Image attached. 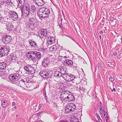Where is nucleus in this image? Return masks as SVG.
<instances>
[{
    "instance_id": "nucleus-1",
    "label": "nucleus",
    "mask_w": 122,
    "mask_h": 122,
    "mask_svg": "<svg viewBox=\"0 0 122 122\" xmlns=\"http://www.w3.org/2000/svg\"><path fill=\"white\" fill-rule=\"evenodd\" d=\"M21 18H23L25 17L26 19H28V25L29 28L33 30L35 29V23L37 22L38 20L34 14L31 13L30 8L29 5L28 4L25 5L23 11V9H21Z\"/></svg>"
},
{
    "instance_id": "nucleus-2",
    "label": "nucleus",
    "mask_w": 122,
    "mask_h": 122,
    "mask_svg": "<svg viewBox=\"0 0 122 122\" xmlns=\"http://www.w3.org/2000/svg\"><path fill=\"white\" fill-rule=\"evenodd\" d=\"M60 98L62 102L63 101L71 102L75 100L73 94L68 90L62 91L60 94Z\"/></svg>"
},
{
    "instance_id": "nucleus-3",
    "label": "nucleus",
    "mask_w": 122,
    "mask_h": 122,
    "mask_svg": "<svg viewBox=\"0 0 122 122\" xmlns=\"http://www.w3.org/2000/svg\"><path fill=\"white\" fill-rule=\"evenodd\" d=\"M27 57L30 59L34 62H38L41 57V55L40 52L36 51H30L26 53Z\"/></svg>"
},
{
    "instance_id": "nucleus-4",
    "label": "nucleus",
    "mask_w": 122,
    "mask_h": 122,
    "mask_svg": "<svg viewBox=\"0 0 122 122\" xmlns=\"http://www.w3.org/2000/svg\"><path fill=\"white\" fill-rule=\"evenodd\" d=\"M50 14V10L44 7L41 8L39 9L37 14L40 17L44 19L46 18Z\"/></svg>"
},
{
    "instance_id": "nucleus-5",
    "label": "nucleus",
    "mask_w": 122,
    "mask_h": 122,
    "mask_svg": "<svg viewBox=\"0 0 122 122\" xmlns=\"http://www.w3.org/2000/svg\"><path fill=\"white\" fill-rule=\"evenodd\" d=\"M10 50L9 47L6 45H2L0 47V55L1 57L7 55Z\"/></svg>"
},
{
    "instance_id": "nucleus-6",
    "label": "nucleus",
    "mask_w": 122,
    "mask_h": 122,
    "mask_svg": "<svg viewBox=\"0 0 122 122\" xmlns=\"http://www.w3.org/2000/svg\"><path fill=\"white\" fill-rule=\"evenodd\" d=\"M20 77V75L19 74V72L18 71L16 73L9 76L8 78L9 81L13 83L16 82L19 79Z\"/></svg>"
},
{
    "instance_id": "nucleus-7",
    "label": "nucleus",
    "mask_w": 122,
    "mask_h": 122,
    "mask_svg": "<svg viewBox=\"0 0 122 122\" xmlns=\"http://www.w3.org/2000/svg\"><path fill=\"white\" fill-rule=\"evenodd\" d=\"M24 70L29 75L33 74L36 71V69L34 67L29 65H27L24 67Z\"/></svg>"
},
{
    "instance_id": "nucleus-8",
    "label": "nucleus",
    "mask_w": 122,
    "mask_h": 122,
    "mask_svg": "<svg viewBox=\"0 0 122 122\" xmlns=\"http://www.w3.org/2000/svg\"><path fill=\"white\" fill-rule=\"evenodd\" d=\"M12 40L11 37L8 35H5L2 36L1 39V41L5 45L10 44Z\"/></svg>"
},
{
    "instance_id": "nucleus-9",
    "label": "nucleus",
    "mask_w": 122,
    "mask_h": 122,
    "mask_svg": "<svg viewBox=\"0 0 122 122\" xmlns=\"http://www.w3.org/2000/svg\"><path fill=\"white\" fill-rule=\"evenodd\" d=\"M8 16L13 21L19 18L17 13L15 11L10 10L9 12Z\"/></svg>"
},
{
    "instance_id": "nucleus-10",
    "label": "nucleus",
    "mask_w": 122,
    "mask_h": 122,
    "mask_svg": "<svg viewBox=\"0 0 122 122\" xmlns=\"http://www.w3.org/2000/svg\"><path fill=\"white\" fill-rule=\"evenodd\" d=\"M62 76V77L65 80L67 81H70L73 80L76 77L75 76L71 74L68 73L65 74Z\"/></svg>"
},
{
    "instance_id": "nucleus-11",
    "label": "nucleus",
    "mask_w": 122,
    "mask_h": 122,
    "mask_svg": "<svg viewBox=\"0 0 122 122\" xmlns=\"http://www.w3.org/2000/svg\"><path fill=\"white\" fill-rule=\"evenodd\" d=\"M39 74L44 78H48L51 76L50 74L45 70L41 71L39 73Z\"/></svg>"
},
{
    "instance_id": "nucleus-12",
    "label": "nucleus",
    "mask_w": 122,
    "mask_h": 122,
    "mask_svg": "<svg viewBox=\"0 0 122 122\" xmlns=\"http://www.w3.org/2000/svg\"><path fill=\"white\" fill-rule=\"evenodd\" d=\"M50 61V59L46 57L43 59L41 63L42 65L44 67H47L49 65Z\"/></svg>"
},
{
    "instance_id": "nucleus-13",
    "label": "nucleus",
    "mask_w": 122,
    "mask_h": 122,
    "mask_svg": "<svg viewBox=\"0 0 122 122\" xmlns=\"http://www.w3.org/2000/svg\"><path fill=\"white\" fill-rule=\"evenodd\" d=\"M16 58V55L12 53L8 56L7 58V60H8L9 61H8V62H13V60L15 59Z\"/></svg>"
},
{
    "instance_id": "nucleus-14",
    "label": "nucleus",
    "mask_w": 122,
    "mask_h": 122,
    "mask_svg": "<svg viewBox=\"0 0 122 122\" xmlns=\"http://www.w3.org/2000/svg\"><path fill=\"white\" fill-rule=\"evenodd\" d=\"M55 42V38L53 37H50L47 38V43L48 45L52 44Z\"/></svg>"
},
{
    "instance_id": "nucleus-15",
    "label": "nucleus",
    "mask_w": 122,
    "mask_h": 122,
    "mask_svg": "<svg viewBox=\"0 0 122 122\" xmlns=\"http://www.w3.org/2000/svg\"><path fill=\"white\" fill-rule=\"evenodd\" d=\"M47 31L46 29H42L40 32L41 35L40 36L41 38H43V36L46 37L47 36Z\"/></svg>"
},
{
    "instance_id": "nucleus-16",
    "label": "nucleus",
    "mask_w": 122,
    "mask_h": 122,
    "mask_svg": "<svg viewBox=\"0 0 122 122\" xmlns=\"http://www.w3.org/2000/svg\"><path fill=\"white\" fill-rule=\"evenodd\" d=\"M60 72L61 74L62 77L64 74H66V73H68L67 70L66 68H64L62 67H61L60 69Z\"/></svg>"
},
{
    "instance_id": "nucleus-17",
    "label": "nucleus",
    "mask_w": 122,
    "mask_h": 122,
    "mask_svg": "<svg viewBox=\"0 0 122 122\" xmlns=\"http://www.w3.org/2000/svg\"><path fill=\"white\" fill-rule=\"evenodd\" d=\"M73 63L72 61L67 59L64 61L63 64L65 66H70L72 65Z\"/></svg>"
},
{
    "instance_id": "nucleus-18",
    "label": "nucleus",
    "mask_w": 122,
    "mask_h": 122,
    "mask_svg": "<svg viewBox=\"0 0 122 122\" xmlns=\"http://www.w3.org/2000/svg\"><path fill=\"white\" fill-rule=\"evenodd\" d=\"M6 28L9 31L11 30L13 28V25L11 23H8L6 24Z\"/></svg>"
},
{
    "instance_id": "nucleus-19",
    "label": "nucleus",
    "mask_w": 122,
    "mask_h": 122,
    "mask_svg": "<svg viewBox=\"0 0 122 122\" xmlns=\"http://www.w3.org/2000/svg\"><path fill=\"white\" fill-rule=\"evenodd\" d=\"M29 43L32 47L37 48L38 46L36 42L33 40V39L30 40Z\"/></svg>"
},
{
    "instance_id": "nucleus-20",
    "label": "nucleus",
    "mask_w": 122,
    "mask_h": 122,
    "mask_svg": "<svg viewBox=\"0 0 122 122\" xmlns=\"http://www.w3.org/2000/svg\"><path fill=\"white\" fill-rule=\"evenodd\" d=\"M60 47V45L58 44H56L54 45L53 46H51L50 47L49 50L50 51H55L58 48H59Z\"/></svg>"
},
{
    "instance_id": "nucleus-21",
    "label": "nucleus",
    "mask_w": 122,
    "mask_h": 122,
    "mask_svg": "<svg viewBox=\"0 0 122 122\" xmlns=\"http://www.w3.org/2000/svg\"><path fill=\"white\" fill-rule=\"evenodd\" d=\"M77 89L80 92H85V89L81 85H80L79 84H77Z\"/></svg>"
},
{
    "instance_id": "nucleus-22",
    "label": "nucleus",
    "mask_w": 122,
    "mask_h": 122,
    "mask_svg": "<svg viewBox=\"0 0 122 122\" xmlns=\"http://www.w3.org/2000/svg\"><path fill=\"white\" fill-rule=\"evenodd\" d=\"M17 1L18 7H20V8L23 7L25 0H18Z\"/></svg>"
},
{
    "instance_id": "nucleus-23",
    "label": "nucleus",
    "mask_w": 122,
    "mask_h": 122,
    "mask_svg": "<svg viewBox=\"0 0 122 122\" xmlns=\"http://www.w3.org/2000/svg\"><path fill=\"white\" fill-rule=\"evenodd\" d=\"M7 66V64L5 62L0 63V70H5Z\"/></svg>"
},
{
    "instance_id": "nucleus-24",
    "label": "nucleus",
    "mask_w": 122,
    "mask_h": 122,
    "mask_svg": "<svg viewBox=\"0 0 122 122\" xmlns=\"http://www.w3.org/2000/svg\"><path fill=\"white\" fill-rule=\"evenodd\" d=\"M71 106L70 107L69 104L67 105L65 108V112L66 113L72 112L71 109Z\"/></svg>"
},
{
    "instance_id": "nucleus-25",
    "label": "nucleus",
    "mask_w": 122,
    "mask_h": 122,
    "mask_svg": "<svg viewBox=\"0 0 122 122\" xmlns=\"http://www.w3.org/2000/svg\"><path fill=\"white\" fill-rule=\"evenodd\" d=\"M37 5L39 6L42 5L44 4V2L43 0H37L35 2Z\"/></svg>"
},
{
    "instance_id": "nucleus-26",
    "label": "nucleus",
    "mask_w": 122,
    "mask_h": 122,
    "mask_svg": "<svg viewBox=\"0 0 122 122\" xmlns=\"http://www.w3.org/2000/svg\"><path fill=\"white\" fill-rule=\"evenodd\" d=\"M54 76L57 78H59L62 76L61 74L60 71H56L54 73Z\"/></svg>"
},
{
    "instance_id": "nucleus-27",
    "label": "nucleus",
    "mask_w": 122,
    "mask_h": 122,
    "mask_svg": "<svg viewBox=\"0 0 122 122\" xmlns=\"http://www.w3.org/2000/svg\"><path fill=\"white\" fill-rule=\"evenodd\" d=\"M69 104L70 107L71 106V109L72 112L76 109V106L74 103H69Z\"/></svg>"
},
{
    "instance_id": "nucleus-28",
    "label": "nucleus",
    "mask_w": 122,
    "mask_h": 122,
    "mask_svg": "<svg viewBox=\"0 0 122 122\" xmlns=\"http://www.w3.org/2000/svg\"><path fill=\"white\" fill-rule=\"evenodd\" d=\"M1 105L3 107H5L8 106V104L5 100H2L1 101Z\"/></svg>"
},
{
    "instance_id": "nucleus-29",
    "label": "nucleus",
    "mask_w": 122,
    "mask_h": 122,
    "mask_svg": "<svg viewBox=\"0 0 122 122\" xmlns=\"http://www.w3.org/2000/svg\"><path fill=\"white\" fill-rule=\"evenodd\" d=\"M62 19L61 18V17H59L57 21V23H58V25L59 26V27H61L62 25Z\"/></svg>"
},
{
    "instance_id": "nucleus-30",
    "label": "nucleus",
    "mask_w": 122,
    "mask_h": 122,
    "mask_svg": "<svg viewBox=\"0 0 122 122\" xmlns=\"http://www.w3.org/2000/svg\"><path fill=\"white\" fill-rule=\"evenodd\" d=\"M63 84L64 85H65V87L66 88L69 87L71 85V84H70L68 82L66 81H64L63 83Z\"/></svg>"
},
{
    "instance_id": "nucleus-31",
    "label": "nucleus",
    "mask_w": 122,
    "mask_h": 122,
    "mask_svg": "<svg viewBox=\"0 0 122 122\" xmlns=\"http://www.w3.org/2000/svg\"><path fill=\"white\" fill-rule=\"evenodd\" d=\"M71 122H80L77 117H75L74 118H71Z\"/></svg>"
},
{
    "instance_id": "nucleus-32",
    "label": "nucleus",
    "mask_w": 122,
    "mask_h": 122,
    "mask_svg": "<svg viewBox=\"0 0 122 122\" xmlns=\"http://www.w3.org/2000/svg\"><path fill=\"white\" fill-rule=\"evenodd\" d=\"M25 81V79H21V80L20 81V84H21L22 85H25V82H26Z\"/></svg>"
},
{
    "instance_id": "nucleus-33",
    "label": "nucleus",
    "mask_w": 122,
    "mask_h": 122,
    "mask_svg": "<svg viewBox=\"0 0 122 122\" xmlns=\"http://www.w3.org/2000/svg\"><path fill=\"white\" fill-rule=\"evenodd\" d=\"M31 11L32 12H34L35 11L36 8L34 5H32L31 6Z\"/></svg>"
},
{
    "instance_id": "nucleus-34",
    "label": "nucleus",
    "mask_w": 122,
    "mask_h": 122,
    "mask_svg": "<svg viewBox=\"0 0 122 122\" xmlns=\"http://www.w3.org/2000/svg\"><path fill=\"white\" fill-rule=\"evenodd\" d=\"M81 84H82L84 85H86L87 83V82L85 81L84 79H83L81 80Z\"/></svg>"
},
{
    "instance_id": "nucleus-35",
    "label": "nucleus",
    "mask_w": 122,
    "mask_h": 122,
    "mask_svg": "<svg viewBox=\"0 0 122 122\" xmlns=\"http://www.w3.org/2000/svg\"><path fill=\"white\" fill-rule=\"evenodd\" d=\"M109 80L112 82H113L114 81L115 79L112 76H110L109 78Z\"/></svg>"
},
{
    "instance_id": "nucleus-36",
    "label": "nucleus",
    "mask_w": 122,
    "mask_h": 122,
    "mask_svg": "<svg viewBox=\"0 0 122 122\" xmlns=\"http://www.w3.org/2000/svg\"><path fill=\"white\" fill-rule=\"evenodd\" d=\"M5 4H7L8 3H10L11 2V0H5Z\"/></svg>"
},
{
    "instance_id": "nucleus-37",
    "label": "nucleus",
    "mask_w": 122,
    "mask_h": 122,
    "mask_svg": "<svg viewBox=\"0 0 122 122\" xmlns=\"http://www.w3.org/2000/svg\"><path fill=\"white\" fill-rule=\"evenodd\" d=\"M117 55V52L116 51H114L112 53V54H111V56H115Z\"/></svg>"
},
{
    "instance_id": "nucleus-38",
    "label": "nucleus",
    "mask_w": 122,
    "mask_h": 122,
    "mask_svg": "<svg viewBox=\"0 0 122 122\" xmlns=\"http://www.w3.org/2000/svg\"><path fill=\"white\" fill-rule=\"evenodd\" d=\"M96 67L98 68V70L99 69L101 68V65L99 63H98L97 66Z\"/></svg>"
},
{
    "instance_id": "nucleus-39",
    "label": "nucleus",
    "mask_w": 122,
    "mask_h": 122,
    "mask_svg": "<svg viewBox=\"0 0 122 122\" xmlns=\"http://www.w3.org/2000/svg\"><path fill=\"white\" fill-rule=\"evenodd\" d=\"M4 4H5L4 1L1 0L0 1V5H2Z\"/></svg>"
},
{
    "instance_id": "nucleus-40",
    "label": "nucleus",
    "mask_w": 122,
    "mask_h": 122,
    "mask_svg": "<svg viewBox=\"0 0 122 122\" xmlns=\"http://www.w3.org/2000/svg\"><path fill=\"white\" fill-rule=\"evenodd\" d=\"M104 113V116H107V113H106V112L104 110H103V112H102V113Z\"/></svg>"
},
{
    "instance_id": "nucleus-41",
    "label": "nucleus",
    "mask_w": 122,
    "mask_h": 122,
    "mask_svg": "<svg viewBox=\"0 0 122 122\" xmlns=\"http://www.w3.org/2000/svg\"><path fill=\"white\" fill-rule=\"evenodd\" d=\"M96 115H97L98 119L99 121L100 122V119L101 120V119L100 117L99 116L98 114H96Z\"/></svg>"
},
{
    "instance_id": "nucleus-42",
    "label": "nucleus",
    "mask_w": 122,
    "mask_h": 122,
    "mask_svg": "<svg viewBox=\"0 0 122 122\" xmlns=\"http://www.w3.org/2000/svg\"><path fill=\"white\" fill-rule=\"evenodd\" d=\"M105 118L106 121L107 122H108L109 119V117H108L107 116L105 117Z\"/></svg>"
},
{
    "instance_id": "nucleus-43",
    "label": "nucleus",
    "mask_w": 122,
    "mask_h": 122,
    "mask_svg": "<svg viewBox=\"0 0 122 122\" xmlns=\"http://www.w3.org/2000/svg\"><path fill=\"white\" fill-rule=\"evenodd\" d=\"M43 106V105L41 104H40L39 105V109H41V107Z\"/></svg>"
},
{
    "instance_id": "nucleus-44",
    "label": "nucleus",
    "mask_w": 122,
    "mask_h": 122,
    "mask_svg": "<svg viewBox=\"0 0 122 122\" xmlns=\"http://www.w3.org/2000/svg\"><path fill=\"white\" fill-rule=\"evenodd\" d=\"M103 110L102 109V108H100V110L99 112L100 113H102V112H103Z\"/></svg>"
},
{
    "instance_id": "nucleus-45",
    "label": "nucleus",
    "mask_w": 122,
    "mask_h": 122,
    "mask_svg": "<svg viewBox=\"0 0 122 122\" xmlns=\"http://www.w3.org/2000/svg\"><path fill=\"white\" fill-rule=\"evenodd\" d=\"M71 40H72L74 42H75L76 44H78L79 46H80L78 44L77 42H76L75 40H74V39L73 38H71Z\"/></svg>"
},
{
    "instance_id": "nucleus-46",
    "label": "nucleus",
    "mask_w": 122,
    "mask_h": 122,
    "mask_svg": "<svg viewBox=\"0 0 122 122\" xmlns=\"http://www.w3.org/2000/svg\"><path fill=\"white\" fill-rule=\"evenodd\" d=\"M43 92L44 93L46 94V92L45 88H43Z\"/></svg>"
},
{
    "instance_id": "nucleus-47",
    "label": "nucleus",
    "mask_w": 122,
    "mask_h": 122,
    "mask_svg": "<svg viewBox=\"0 0 122 122\" xmlns=\"http://www.w3.org/2000/svg\"><path fill=\"white\" fill-rule=\"evenodd\" d=\"M62 122H69L67 120H61Z\"/></svg>"
},
{
    "instance_id": "nucleus-48",
    "label": "nucleus",
    "mask_w": 122,
    "mask_h": 122,
    "mask_svg": "<svg viewBox=\"0 0 122 122\" xmlns=\"http://www.w3.org/2000/svg\"><path fill=\"white\" fill-rule=\"evenodd\" d=\"M110 19L112 21H113L114 20V18H113L111 17H110Z\"/></svg>"
},
{
    "instance_id": "nucleus-49",
    "label": "nucleus",
    "mask_w": 122,
    "mask_h": 122,
    "mask_svg": "<svg viewBox=\"0 0 122 122\" xmlns=\"http://www.w3.org/2000/svg\"><path fill=\"white\" fill-rule=\"evenodd\" d=\"M102 35L103 34V31L102 30H101L99 32Z\"/></svg>"
},
{
    "instance_id": "nucleus-50",
    "label": "nucleus",
    "mask_w": 122,
    "mask_h": 122,
    "mask_svg": "<svg viewBox=\"0 0 122 122\" xmlns=\"http://www.w3.org/2000/svg\"><path fill=\"white\" fill-rule=\"evenodd\" d=\"M37 106V105H35V106L33 108L35 110L36 109V107Z\"/></svg>"
},
{
    "instance_id": "nucleus-51",
    "label": "nucleus",
    "mask_w": 122,
    "mask_h": 122,
    "mask_svg": "<svg viewBox=\"0 0 122 122\" xmlns=\"http://www.w3.org/2000/svg\"><path fill=\"white\" fill-rule=\"evenodd\" d=\"M2 15L0 14V20H1L2 18Z\"/></svg>"
},
{
    "instance_id": "nucleus-52",
    "label": "nucleus",
    "mask_w": 122,
    "mask_h": 122,
    "mask_svg": "<svg viewBox=\"0 0 122 122\" xmlns=\"http://www.w3.org/2000/svg\"><path fill=\"white\" fill-rule=\"evenodd\" d=\"M15 103L14 102H13L12 103V106H14L15 105Z\"/></svg>"
},
{
    "instance_id": "nucleus-53",
    "label": "nucleus",
    "mask_w": 122,
    "mask_h": 122,
    "mask_svg": "<svg viewBox=\"0 0 122 122\" xmlns=\"http://www.w3.org/2000/svg\"><path fill=\"white\" fill-rule=\"evenodd\" d=\"M100 108H102L103 107V105H101L100 106Z\"/></svg>"
},
{
    "instance_id": "nucleus-54",
    "label": "nucleus",
    "mask_w": 122,
    "mask_h": 122,
    "mask_svg": "<svg viewBox=\"0 0 122 122\" xmlns=\"http://www.w3.org/2000/svg\"><path fill=\"white\" fill-rule=\"evenodd\" d=\"M113 91H115V88H113V90H112V92H113Z\"/></svg>"
},
{
    "instance_id": "nucleus-55",
    "label": "nucleus",
    "mask_w": 122,
    "mask_h": 122,
    "mask_svg": "<svg viewBox=\"0 0 122 122\" xmlns=\"http://www.w3.org/2000/svg\"><path fill=\"white\" fill-rule=\"evenodd\" d=\"M68 57H67L66 56H65L64 57V58H68Z\"/></svg>"
},
{
    "instance_id": "nucleus-56",
    "label": "nucleus",
    "mask_w": 122,
    "mask_h": 122,
    "mask_svg": "<svg viewBox=\"0 0 122 122\" xmlns=\"http://www.w3.org/2000/svg\"><path fill=\"white\" fill-rule=\"evenodd\" d=\"M33 1L35 2V1H36L37 0H33Z\"/></svg>"
},
{
    "instance_id": "nucleus-57",
    "label": "nucleus",
    "mask_w": 122,
    "mask_h": 122,
    "mask_svg": "<svg viewBox=\"0 0 122 122\" xmlns=\"http://www.w3.org/2000/svg\"><path fill=\"white\" fill-rule=\"evenodd\" d=\"M14 107L15 108V109L17 108V107L16 106H15Z\"/></svg>"
},
{
    "instance_id": "nucleus-58",
    "label": "nucleus",
    "mask_w": 122,
    "mask_h": 122,
    "mask_svg": "<svg viewBox=\"0 0 122 122\" xmlns=\"http://www.w3.org/2000/svg\"><path fill=\"white\" fill-rule=\"evenodd\" d=\"M99 37L100 38V39H101V35Z\"/></svg>"
},
{
    "instance_id": "nucleus-59",
    "label": "nucleus",
    "mask_w": 122,
    "mask_h": 122,
    "mask_svg": "<svg viewBox=\"0 0 122 122\" xmlns=\"http://www.w3.org/2000/svg\"><path fill=\"white\" fill-rule=\"evenodd\" d=\"M102 105V103L100 102V105Z\"/></svg>"
},
{
    "instance_id": "nucleus-60",
    "label": "nucleus",
    "mask_w": 122,
    "mask_h": 122,
    "mask_svg": "<svg viewBox=\"0 0 122 122\" xmlns=\"http://www.w3.org/2000/svg\"><path fill=\"white\" fill-rule=\"evenodd\" d=\"M68 37H69V38H70L71 39V37L70 36H67Z\"/></svg>"
},
{
    "instance_id": "nucleus-61",
    "label": "nucleus",
    "mask_w": 122,
    "mask_h": 122,
    "mask_svg": "<svg viewBox=\"0 0 122 122\" xmlns=\"http://www.w3.org/2000/svg\"><path fill=\"white\" fill-rule=\"evenodd\" d=\"M52 16H53V17H55V15H52Z\"/></svg>"
},
{
    "instance_id": "nucleus-62",
    "label": "nucleus",
    "mask_w": 122,
    "mask_h": 122,
    "mask_svg": "<svg viewBox=\"0 0 122 122\" xmlns=\"http://www.w3.org/2000/svg\"><path fill=\"white\" fill-rule=\"evenodd\" d=\"M78 57H81V56H78Z\"/></svg>"
},
{
    "instance_id": "nucleus-63",
    "label": "nucleus",
    "mask_w": 122,
    "mask_h": 122,
    "mask_svg": "<svg viewBox=\"0 0 122 122\" xmlns=\"http://www.w3.org/2000/svg\"><path fill=\"white\" fill-rule=\"evenodd\" d=\"M59 122H62V121H61H61H60Z\"/></svg>"
},
{
    "instance_id": "nucleus-64",
    "label": "nucleus",
    "mask_w": 122,
    "mask_h": 122,
    "mask_svg": "<svg viewBox=\"0 0 122 122\" xmlns=\"http://www.w3.org/2000/svg\"><path fill=\"white\" fill-rule=\"evenodd\" d=\"M76 55H77V54H76Z\"/></svg>"
}]
</instances>
